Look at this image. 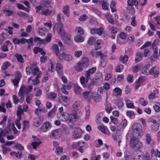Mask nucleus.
Here are the masks:
<instances>
[{
  "label": "nucleus",
  "mask_w": 160,
  "mask_h": 160,
  "mask_svg": "<svg viewBox=\"0 0 160 160\" xmlns=\"http://www.w3.org/2000/svg\"><path fill=\"white\" fill-rule=\"evenodd\" d=\"M63 109L62 107L58 109L59 112L62 117L61 118V117H60L59 118L63 121L73 123L78 118V112L75 110H72L70 114L67 112H63Z\"/></svg>",
  "instance_id": "1"
},
{
  "label": "nucleus",
  "mask_w": 160,
  "mask_h": 160,
  "mask_svg": "<svg viewBox=\"0 0 160 160\" xmlns=\"http://www.w3.org/2000/svg\"><path fill=\"white\" fill-rule=\"evenodd\" d=\"M26 71L28 75H30L31 73L33 77H35V79L32 80V84L36 85L40 82L38 79L41 76V72L36 64H32L31 67H27L26 68Z\"/></svg>",
  "instance_id": "2"
},
{
  "label": "nucleus",
  "mask_w": 160,
  "mask_h": 160,
  "mask_svg": "<svg viewBox=\"0 0 160 160\" xmlns=\"http://www.w3.org/2000/svg\"><path fill=\"white\" fill-rule=\"evenodd\" d=\"M130 145L131 148L136 150L141 149L142 147V143L138 140L137 138L134 136H133L130 140Z\"/></svg>",
  "instance_id": "3"
},
{
  "label": "nucleus",
  "mask_w": 160,
  "mask_h": 160,
  "mask_svg": "<svg viewBox=\"0 0 160 160\" xmlns=\"http://www.w3.org/2000/svg\"><path fill=\"white\" fill-rule=\"evenodd\" d=\"M88 59L85 58L82 62L80 61L76 64L74 68L75 70L78 72H81L83 70V67H87L89 65Z\"/></svg>",
  "instance_id": "4"
},
{
  "label": "nucleus",
  "mask_w": 160,
  "mask_h": 160,
  "mask_svg": "<svg viewBox=\"0 0 160 160\" xmlns=\"http://www.w3.org/2000/svg\"><path fill=\"white\" fill-rule=\"evenodd\" d=\"M132 129L133 133H136L138 135H139L140 133L142 132V127L140 124L135 123L132 125Z\"/></svg>",
  "instance_id": "5"
},
{
  "label": "nucleus",
  "mask_w": 160,
  "mask_h": 160,
  "mask_svg": "<svg viewBox=\"0 0 160 160\" xmlns=\"http://www.w3.org/2000/svg\"><path fill=\"white\" fill-rule=\"evenodd\" d=\"M55 29L57 30L58 34L61 36H62L63 34L66 32L64 30L63 26L61 23H58L55 25L53 28L54 32Z\"/></svg>",
  "instance_id": "6"
},
{
  "label": "nucleus",
  "mask_w": 160,
  "mask_h": 160,
  "mask_svg": "<svg viewBox=\"0 0 160 160\" xmlns=\"http://www.w3.org/2000/svg\"><path fill=\"white\" fill-rule=\"evenodd\" d=\"M61 37L63 38V40L66 44L70 45L71 43V36L68 33L66 32Z\"/></svg>",
  "instance_id": "7"
},
{
  "label": "nucleus",
  "mask_w": 160,
  "mask_h": 160,
  "mask_svg": "<svg viewBox=\"0 0 160 160\" xmlns=\"http://www.w3.org/2000/svg\"><path fill=\"white\" fill-rule=\"evenodd\" d=\"M58 102L65 106H67L69 104V101L67 97L65 96H62L58 98Z\"/></svg>",
  "instance_id": "8"
},
{
  "label": "nucleus",
  "mask_w": 160,
  "mask_h": 160,
  "mask_svg": "<svg viewBox=\"0 0 160 160\" xmlns=\"http://www.w3.org/2000/svg\"><path fill=\"white\" fill-rule=\"evenodd\" d=\"M61 135V131L59 129H57L53 131L50 134V137L53 139H56L58 138Z\"/></svg>",
  "instance_id": "9"
},
{
  "label": "nucleus",
  "mask_w": 160,
  "mask_h": 160,
  "mask_svg": "<svg viewBox=\"0 0 160 160\" xmlns=\"http://www.w3.org/2000/svg\"><path fill=\"white\" fill-rule=\"evenodd\" d=\"M51 125L48 122H44L41 127V131L43 132L47 131L50 128Z\"/></svg>",
  "instance_id": "10"
},
{
  "label": "nucleus",
  "mask_w": 160,
  "mask_h": 160,
  "mask_svg": "<svg viewBox=\"0 0 160 160\" xmlns=\"http://www.w3.org/2000/svg\"><path fill=\"white\" fill-rule=\"evenodd\" d=\"M149 73L153 75L155 78L157 77L159 73V69L158 67H154L151 68L148 72Z\"/></svg>",
  "instance_id": "11"
},
{
  "label": "nucleus",
  "mask_w": 160,
  "mask_h": 160,
  "mask_svg": "<svg viewBox=\"0 0 160 160\" xmlns=\"http://www.w3.org/2000/svg\"><path fill=\"white\" fill-rule=\"evenodd\" d=\"M56 69L58 75L62 76L63 74V68L61 63H58L56 64Z\"/></svg>",
  "instance_id": "12"
},
{
  "label": "nucleus",
  "mask_w": 160,
  "mask_h": 160,
  "mask_svg": "<svg viewBox=\"0 0 160 160\" xmlns=\"http://www.w3.org/2000/svg\"><path fill=\"white\" fill-rule=\"evenodd\" d=\"M96 70V68L93 67L91 69H89L86 72L85 76L88 79H90V76L92 74L94 73Z\"/></svg>",
  "instance_id": "13"
},
{
  "label": "nucleus",
  "mask_w": 160,
  "mask_h": 160,
  "mask_svg": "<svg viewBox=\"0 0 160 160\" xmlns=\"http://www.w3.org/2000/svg\"><path fill=\"white\" fill-rule=\"evenodd\" d=\"M137 157V160H143L144 158V154L143 153L140 152L138 153L137 154L134 152L132 155V158L133 159H135Z\"/></svg>",
  "instance_id": "14"
},
{
  "label": "nucleus",
  "mask_w": 160,
  "mask_h": 160,
  "mask_svg": "<svg viewBox=\"0 0 160 160\" xmlns=\"http://www.w3.org/2000/svg\"><path fill=\"white\" fill-rule=\"evenodd\" d=\"M152 129L153 130L157 131L159 128V123L154 120L151 121Z\"/></svg>",
  "instance_id": "15"
},
{
  "label": "nucleus",
  "mask_w": 160,
  "mask_h": 160,
  "mask_svg": "<svg viewBox=\"0 0 160 160\" xmlns=\"http://www.w3.org/2000/svg\"><path fill=\"white\" fill-rule=\"evenodd\" d=\"M102 32L103 30L101 28H93L91 30V32L92 34H97L100 36L102 35Z\"/></svg>",
  "instance_id": "16"
},
{
  "label": "nucleus",
  "mask_w": 160,
  "mask_h": 160,
  "mask_svg": "<svg viewBox=\"0 0 160 160\" xmlns=\"http://www.w3.org/2000/svg\"><path fill=\"white\" fill-rule=\"evenodd\" d=\"M145 80L144 77L142 76L140 77L136 82V86L135 87V89H138L140 86L141 83Z\"/></svg>",
  "instance_id": "17"
},
{
  "label": "nucleus",
  "mask_w": 160,
  "mask_h": 160,
  "mask_svg": "<svg viewBox=\"0 0 160 160\" xmlns=\"http://www.w3.org/2000/svg\"><path fill=\"white\" fill-rule=\"evenodd\" d=\"M55 63V62L53 58H52L50 60V63L49 64V67L48 70V71H50L51 72H53V71L54 66Z\"/></svg>",
  "instance_id": "18"
},
{
  "label": "nucleus",
  "mask_w": 160,
  "mask_h": 160,
  "mask_svg": "<svg viewBox=\"0 0 160 160\" xmlns=\"http://www.w3.org/2000/svg\"><path fill=\"white\" fill-rule=\"evenodd\" d=\"M105 17L110 23L113 24L114 20L112 18V15L110 13H107L106 14Z\"/></svg>",
  "instance_id": "19"
},
{
  "label": "nucleus",
  "mask_w": 160,
  "mask_h": 160,
  "mask_svg": "<svg viewBox=\"0 0 160 160\" xmlns=\"http://www.w3.org/2000/svg\"><path fill=\"white\" fill-rule=\"evenodd\" d=\"M15 57L16 58L18 62L21 64H22L24 62V60L22 56L20 54L16 53L15 55Z\"/></svg>",
  "instance_id": "20"
},
{
  "label": "nucleus",
  "mask_w": 160,
  "mask_h": 160,
  "mask_svg": "<svg viewBox=\"0 0 160 160\" xmlns=\"http://www.w3.org/2000/svg\"><path fill=\"white\" fill-rule=\"evenodd\" d=\"M72 107L73 110H76L78 109L80 107V102L78 101H75L72 102Z\"/></svg>",
  "instance_id": "21"
},
{
  "label": "nucleus",
  "mask_w": 160,
  "mask_h": 160,
  "mask_svg": "<svg viewBox=\"0 0 160 160\" xmlns=\"http://www.w3.org/2000/svg\"><path fill=\"white\" fill-rule=\"evenodd\" d=\"M83 97L87 100L89 101L91 98L92 94L90 92H84L83 94Z\"/></svg>",
  "instance_id": "22"
},
{
  "label": "nucleus",
  "mask_w": 160,
  "mask_h": 160,
  "mask_svg": "<svg viewBox=\"0 0 160 160\" xmlns=\"http://www.w3.org/2000/svg\"><path fill=\"white\" fill-rule=\"evenodd\" d=\"M51 10H50L48 9L43 8L42 9L41 14L42 15H44L46 16H49L52 13Z\"/></svg>",
  "instance_id": "23"
},
{
  "label": "nucleus",
  "mask_w": 160,
  "mask_h": 160,
  "mask_svg": "<svg viewBox=\"0 0 160 160\" xmlns=\"http://www.w3.org/2000/svg\"><path fill=\"white\" fill-rule=\"evenodd\" d=\"M17 74L18 76V78H15L12 80V82L15 86L18 85L20 80V74L19 72H17Z\"/></svg>",
  "instance_id": "24"
},
{
  "label": "nucleus",
  "mask_w": 160,
  "mask_h": 160,
  "mask_svg": "<svg viewBox=\"0 0 160 160\" xmlns=\"http://www.w3.org/2000/svg\"><path fill=\"white\" fill-rule=\"evenodd\" d=\"M69 7L68 5H66L63 7L62 9L63 12L67 17L69 15Z\"/></svg>",
  "instance_id": "25"
},
{
  "label": "nucleus",
  "mask_w": 160,
  "mask_h": 160,
  "mask_svg": "<svg viewBox=\"0 0 160 160\" xmlns=\"http://www.w3.org/2000/svg\"><path fill=\"white\" fill-rule=\"evenodd\" d=\"M47 96L49 99L53 100L57 97V94L55 93L51 92L47 93Z\"/></svg>",
  "instance_id": "26"
},
{
  "label": "nucleus",
  "mask_w": 160,
  "mask_h": 160,
  "mask_svg": "<svg viewBox=\"0 0 160 160\" xmlns=\"http://www.w3.org/2000/svg\"><path fill=\"white\" fill-rule=\"evenodd\" d=\"M74 91L76 94L79 95L82 93V88L78 85H74Z\"/></svg>",
  "instance_id": "27"
},
{
  "label": "nucleus",
  "mask_w": 160,
  "mask_h": 160,
  "mask_svg": "<svg viewBox=\"0 0 160 160\" xmlns=\"http://www.w3.org/2000/svg\"><path fill=\"white\" fill-rule=\"evenodd\" d=\"M52 49L53 52L55 53L56 56H58L60 52L59 51L58 46L56 44H53L52 46Z\"/></svg>",
  "instance_id": "28"
},
{
  "label": "nucleus",
  "mask_w": 160,
  "mask_h": 160,
  "mask_svg": "<svg viewBox=\"0 0 160 160\" xmlns=\"http://www.w3.org/2000/svg\"><path fill=\"white\" fill-rule=\"evenodd\" d=\"M142 53L140 52H138L136 55L135 61L136 62H139L142 59Z\"/></svg>",
  "instance_id": "29"
},
{
  "label": "nucleus",
  "mask_w": 160,
  "mask_h": 160,
  "mask_svg": "<svg viewBox=\"0 0 160 160\" xmlns=\"http://www.w3.org/2000/svg\"><path fill=\"white\" fill-rule=\"evenodd\" d=\"M102 42L101 40H98L95 45V47L96 49H100L102 47Z\"/></svg>",
  "instance_id": "30"
},
{
  "label": "nucleus",
  "mask_w": 160,
  "mask_h": 160,
  "mask_svg": "<svg viewBox=\"0 0 160 160\" xmlns=\"http://www.w3.org/2000/svg\"><path fill=\"white\" fill-rule=\"evenodd\" d=\"M91 54L93 57L98 58L99 55H101V52H97L96 50H92L91 52Z\"/></svg>",
  "instance_id": "31"
},
{
  "label": "nucleus",
  "mask_w": 160,
  "mask_h": 160,
  "mask_svg": "<svg viewBox=\"0 0 160 160\" xmlns=\"http://www.w3.org/2000/svg\"><path fill=\"white\" fill-rule=\"evenodd\" d=\"M78 35L74 37V39L75 41L78 42H82L84 40V38L81 36Z\"/></svg>",
  "instance_id": "32"
},
{
  "label": "nucleus",
  "mask_w": 160,
  "mask_h": 160,
  "mask_svg": "<svg viewBox=\"0 0 160 160\" xmlns=\"http://www.w3.org/2000/svg\"><path fill=\"white\" fill-rule=\"evenodd\" d=\"M76 32L78 35H82L84 33V31L81 27H77L76 29Z\"/></svg>",
  "instance_id": "33"
},
{
  "label": "nucleus",
  "mask_w": 160,
  "mask_h": 160,
  "mask_svg": "<svg viewBox=\"0 0 160 160\" xmlns=\"http://www.w3.org/2000/svg\"><path fill=\"white\" fill-rule=\"evenodd\" d=\"M126 115L131 119H133L135 118V114L132 111H128L126 112Z\"/></svg>",
  "instance_id": "34"
},
{
  "label": "nucleus",
  "mask_w": 160,
  "mask_h": 160,
  "mask_svg": "<svg viewBox=\"0 0 160 160\" xmlns=\"http://www.w3.org/2000/svg\"><path fill=\"white\" fill-rule=\"evenodd\" d=\"M108 28L111 33L115 34L118 32L117 29L114 27L110 26L108 27Z\"/></svg>",
  "instance_id": "35"
},
{
  "label": "nucleus",
  "mask_w": 160,
  "mask_h": 160,
  "mask_svg": "<svg viewBox=\"0 0 160 160\" xmlns=\"http://www.w3.org/2000/svg\"><path fill=\"white\" fill-rule=\"evenodd\" d=\"M41 143V142L38 140V141H35L32 142L31 144L33 146V148L35 149H37L38 147Z\"/></svg>",
  "instance_id": "36"
},
{
  "label": "nucleus",
  "mask_w": 160,
  "mask_h": 160,
  "mask_svg": "<svg viewBox=\"0 0 160 160\" xmlns=\"http://www.w3.org/2000/svg\"><path fill=\"white\" fill-rule=\"evenodd\" d=\"M26 90L25 86L24 85H22L19 90L18 94H24L25 93H26Z\"/></svg>",
  "instance_id": "37"
},
{
  "label": "nucleus",
  "mask_w": 160,
  "mask_h": 160,
  "mask_svg": "<svg viewBox=\"0 0 160 160\" xmlns=\"http://www.w3.org/2000/svg\"><path fill=\"white\" fill-rule=\"evenodd\" d=\"M10 65V63L8 62H5L2 64L1 69L2 70H6Z\"/></svg>",
  "instance_id": "38"
},
{
  "label": "nucleus",
  "mask_w": 160,
  "mask_h": 160,
  "mask_svg": "<svg viewBox=\"0 0 160 160\" xmlns=\"http://www.w3.org/2000/svg\"><path fill=\"white\" fill-rule=\"evenodd\" d=\"M61 50H62L63 51H64V50L62 48L61 49L60 53H58V58L60 60H64V58H65L66 54L64 52L61 53Z\"/></svg>",
  "instance_id": "39"
},
{
  "label": "nucleus",
  "mask_w": 160,
  "mask_h": 160,
  "mask_svg": "<svg viewBox=\"0 0 160 160\" xmlns=\"http://www.w3.org/2000/svg\"><path fill=\"white\" fill-rule=\"evenodd\" d=\"M141 69V67L139 65H137L134 66L132 69V71L134 73L138 72Z\"/></svg>",
  "instance_id": "40"
},
{
  "label": "nucleus",
  "mask_w": 160,
  "mask_h": 160,
  "mask_svg": "<svg viewBox=\"0 0 160 160\" xmlns=\"http://www.w3.org/2000/svg\"><path fill=\"white\" fill-rule=\"evenodd\" d=\"M150 67L149 65H145L142 68V72L144 74H146L148 73V71H149L148 69Z\"/></svg>",
  "instance_id": "41"
},
{
  "label": "nucleus",
  "mask_w": 160,
  "mask_h": 160,
  "mask_svg": "<svg viewBox=\"0 0 160 160\" xmlns=\"http://www.w3.org/2000/svg\"><path fill=\"white\" fill-rule=\"evenodd\" d=\"M119 59L123 63H126L128 61V56L127 55H126L123 57H121L119 58Z\"/></svg>",
  "instance_id": "42"
},
{
  "label": "nucleus",
  "mask_w": 160,
  "mask_h": 160,
  "mask_svg": "<svg viewBox=\"0 0 160 160\" xmlns=\"http://www.w3.org/2000/svg\"><path fill=\"white\" fill-rule=\"evenodd\" d=\"M139 102L141 105L145 106L148 103V101L145 100L143 98H141L139 99Z\"/></svg>",
  "instance_id": "43"
},
{
  "label": "nucleus",
  "mask_w": 160,
  "mask_h": 160,
  "mask_svg": "<svg viewBox=\"0 0 160 160\" xmlns=\"http://www.w3.org/2000/svg\"><path fill=\"white\" fill-rule=\"evenodd\" d=\"M2 148L3 153L4 154H6L7 152L10 151L9 148L6 146L5 144H3L1 145Z\"/></svg>",
  "instance_id": "44"
},
{
  "label": "nucleus",
  "mask_w": 160,
  "mask_h": 160,
  "mask_svg": "<svg viewBox=\"0 0 160 160\" xmlns=\"http://www.w3.org/2000/svg\"><path fill=\"white\" fill-rule=\"evenodd\" d=\"M63 148L62 147H58L56 148V153L58 155L61 154L62 152Z\"/></svg>",
  "instance_id": "45"
},
{
  "label": "nucleus",
  "mask_w": 160,
  "mask_h": 160,
  "mask_svg": "<svg viewBox=\"0 0 160 160\" xmlns=\"http://www.w3.org/2000/svg\"><path fill=\"white\" fill-rule=\"evenodd\" d=\"M93 99L95 101L98 102L102 100V97L100 96L97 94L96 96H93Z\"/></svg>",
  "instance_id": "46"
},
{
  "label": "nucleus",
  "mask_w": 160,
  "mask_h": 160,
  "mask_svg": "<svg viewBox=\"0 0 160 160\" xmlns=\"http://www.w3.org/2000/svg\"><path fill=\"white\" fill-rule=\"evenodd\" d=\"M96 41L95 38L93 37H91L88 41V43L90 45L93 44Z\"/></svg>",
  "instance_id": "47"
},
{
  "label": "nucleus",
  "mask_w": 160,
  "mask_h": 160,
  "mask_svg": "<svg viewBox=\"0 0 160 160\" xmlns=\"http://www.w3.org/2000/svg\"><path fill=\"white\" fill-rule=\"evenodd\" d=\"M3 12H6V16H11L13 14V12L12 11L9 10H3Z\"/></svg>",
  "instance_id": "48"
},
{
  "label": "nucleus",
  "mask_w": 160,
  "mask_h": 160,
  "mask_svg": "<svg viewBox=\"0 0 160 160\" xmlns=\"http://www.w3.org/2000/svg\"><path fill=\"white\" fill-rule=\"evenodd\" d=\"M106 127L104 126H99L98 127V129L101 132L104 134H106V132L105 130Z\"/></svg>",
  "instance_id": "49"
},
{
  "label": "nucleus",
  "mask_w": 160,
  "mask_h": 160,
  "mask_svg": "<svg viewBox=\"0 0 160 160\" xmlns=\"http://www.w3.org/2000/svg\"><path fill=\"white\" fill-rule=\"evenodd\" d=\"M5 104L4 102H2L1 105H0V112H2L4 113L6 112V109L4 108Z\"/></svg>",
  "instance_id": "50"
},
{
  "label": "nucleus",
  "mask_w": 160,
  "mask_h": 160,
  "mask_svg": "<svg viewBox=\"0 0 160 160\" xmlns=\"http://www.w3.org/2000/svg\"><path fill=\"white\" fill-rule=\"evenodd\" d=\"M102 8L103 9L106 10L108 9V3L107 2H105L104 1H102Z\"/></svg>",
  "instance_id": "51"
},
{
  "label": "nucleus",
  "mask_w": 160,
  "mask_h": 160,
  "mask_svg": "<svg viewBox=\"0 0 160 160\" xmlns=\"http://www.w3.org/2000/svg\"><path fill=\"white\" fill-rule=\"evenodd\" d=\"M17 14L19 16L23 18H26L28 16V14L27 13L21 11L18 12H17Z\"/></svg>",
  "instance_id": "52"
},
{
  "label": "nucleus",
  "mask_w": 160,
  "mask_h": 160,
  "mask_svg": "<svg viewBox=\"0 0 160 160\" xmlns=\"http://www.w3.org/2000/svg\"><path fill=\"white\" fill-rule=\"evenodd\" d=\"M55 109H53L52 110H50L48 113V116L49 117H53L55 115Z\"/></svg>",
  "instance_id": "53"
},
{
  "label": "nucleus",
  "mask_w": 160,
  "mask_h": 160,
  "mask_svg": "<svg viewBox=\"0 0 160 160\" xmlns=\"http://www.w3.org/2000/svg\"><path fill=\"white\" fill-rule=\"evenodd\" d=\"M88 18V17L85 14H83L80 16L79 18V21L82 22L85 21Z\"/></svg>",
  "instance_id": "54"
},
{
  "label": "nucleus",
  "mask_w": 160,
  "mask_h": 160,
  "mask_svg": "<svg viewBox=\"0 0 160 160\" xmlns=\"http://www.w3.org/2000/svg\"><path fill=\"white\" fill-rule=\"evenodd\" d=\"M92 10L96 13L98 15L100 16L102 15L101 12L94 7L92 8Z\"/></svg>",
  "instance_id": "55"
},
{
  "label": "nucleus",
  "mask_w": 160,
  "mask_h": 160,
  "mask_svg": "<svg viewBox=\"0 0 160 160\" xmlns=\"http://www.w3.org/2000/svg\"><path fill=\"white\" fill-rule=\"evenodd\" d=\"M15 147L16 148L20 151L24 149L23 147L21 145L20 143H17L15 145Z\"/></svg>",
  "instance_id": "56"
},
{
  "label": "nucleus",
  "mask_w": 160,
  "mask_h": 160,
  "mask_svg": "<svg viewBox=\"0 0 160 160\" xmlns=\"http://www.w3.org/2000/svg\"><path fill=\"white\" fill-rule=\"evenodd\" d=\"M151 141V137L149 134H146V142L147 144H149Z\"/></svg>",
  "instance_id": "57"
},
{
  "label": "nucleus",
  "mask_w": 160,
  "mask_h": 160,
  "mask_svg": "<svg viewBox=\"0 0 160 160\" xmlns=\"http://www.w3.org/2000/svg\"><path fill=\"white\" fill-rule=\"evenodd\" d=\"M72 56L70 54H66L65 57V58H64V60L67 61H71V60H72Z\"/></svg>",
  "instance_id": "58"
},
{
  "label": "nucleus",
  "mask_w": 160,
  "mask_h": 160,
  "mask_svg": "<svg viewBox=\"0 0 160 160\" xmlns=\"http://www.w3.org/2000/svg\"><path fill=\"white\" fill-rule=\"evenodd\" d=\"M113 109V108L110 105L108 106L107 105L105 107V110L108 113H110Z\"/></svg>",
  "instance_id": "59"
},
{
  "label": "nucleus",
  "mask_w": 160,
  "mask_h": 160,
  "mask_svg": "<svg viewBox=\"0 0 160 160\" xmlns=\"http://www.w3.org/2000/svg\"><path fill=\"white\" fill-rule=\"evenodd\" d=\"M127 81L129 83H131L133 81V76L131 74L129 75L127 78Z\"/></svg>",
  "instance_id": "60"
},
{
  "label": "nucleus",
  "mask_w": 160,
  "mask_h": 160,
  "mask_svg": "<svg viewBox=\"0 0 160 160\" xmlns=\"http://www.w3.org/2000/svg\"><path fill=\"white\" fill-rule=\"evenodd\" d=\"M34 125L36 127H38L40 125V123L39 121L38 118H36L34 119L33 121Z\"/></svg>",
  "instance_id": "61"
},
{
  "label": "nucleus",
  "mask_w": 160,
  "mask_h": 160,
  "mask_svg": "<svg viewBox=\"0 0 160 160\" xmlns=\"http://www.w3.org/2000/svg\"><path fill=\"white\" fill-rule=\"evenodd\" d=\"M1 48L2 51L4 52H8V46L5 44H3Z\"/></svg>",
  "instance_id": "62"
},
{
  "label": "nucleus",
  "mask_w": 160,
  "mask_h": 160,
  "mask_svg": "<svg viewBox=\"0 0 160 160\" xmlns=\"http://www.w3.org/2000/svg\"><path fill=\"white\" fill-rule=\"evenodd\" d=\"M114 92L118 95L120 96L122 93L121 90L118 87H116L114 89Z\"/></svg>",
  "instance_id": "63"
},
{
  "label": "nucleus",
  "mask_w": 160,
  "mask_h": 160,
  "mask_svg": "<svg viewBox=\"0 0 160 160\" xmlns=\"http://www.w3.org/2000/svg\"><path fill=\"white\" fill-rule=\"evenodd\" d=\"M88 79L86 78V79L84 77H82L80 78V81L81 84H83L85 83H87L88 80Z\"/></svg>",
  "instance_id": "64"
}]
</instances>
